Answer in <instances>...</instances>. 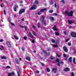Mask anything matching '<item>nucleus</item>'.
Here are the masks:
<instances>
[{"label": "nucleus", "instance_id": "f257e3e1", "mask_svg": "<svg viewBox=\"0 0 76 76\" xmlns=\"http://www.w3.org/2000/svg\"><path fill=\"white\" fill-rule=\"evenodd\" d=\"M37 8V6L35 4H33V6L31 7L30 8V10H35Z\"/></svg>", "mask_w": 76, "mask_h": 76}, {"label": "nucleus", "instance_id": "f03ea898", "mask_svg": "<svg viewBox=\"0 0 76 76\" xmlns=\"http://www.w3.org/2000/svg\"><path fill=\"white\" fill-rule=\"evenodd\" d=\"M71 35L73 38H76V33L74 32H72L71 33Z\"/></svg>", "mask_w": 76, "mask_h": 76}, {"label": "nucleus", "instance_id": "7ed1b4c3", "mask_svg": "<svg viewBox=\"0 0 76 76\" xmlns=\"http://www.w3.org/2000/svg\"><path fill=\"white\" fill-rule=\"evenodd\" d=\"M25 9H21L19 12V15H20V14H22V13H25Z\"/></svg>", "mask_w": 76, "mask_h": 76}, {"label": "nucleus", "instance_id": "20e7f679", "mask_svg": "<svg viewBox=\"0 0 76 76\" xmlns=\"http://www.w3.org/2000/svg\"><path fill=\"white\" fill-rule=\"evenodd\" d=\"M73 12L72 11H71L69 12H68L67 15L68 16H73Z\"/></svg>", "mask_w": 76, "mask_h": 76}, {"label": "nucleus", "instance_id": "39448f33", "mask_svg": "<svg viewBox=\"0 0 76 76\" xmlns=\"http://www.w3.org/2000/svg\"><path fill=\"white\" fill-rule=\"evenodd\" d=\"M63 49L65 52H68V49H67V48L66 46H64L63 47Z\"/></svg>", "mask_w": 76, "mask_h": 76}, {"label": "nucleus", "instance_id": "423d86ee", "mask_svg": "<svg viewBox=\"0 0 76 76\" xmlns=\"http://www.w3.org/2000/svg\"><path fill=\"white\" fill-rule=\"evenodd\" d=\"M28 35L29 36V37H30V38H32V39L34 38V36L33 35H32V34L31 33V32H29L28 33Z\"/></svg>", "mask_w": 76, "mask_h": 76}, {"label": "nucleus", "instance_id": "0eeeda50", "mask_svg": "<svg viewBox=\"0 0 76 76\" xmlns=\"http://www.w3.org/2000/svg\"><path fill=\"white\" fill-rule=\"evenodd\" d=\"M64 72H67V71H70V69L69 68H65L64 69Z\"/></svg>", "mask_w": 76, "mask_h": 76}, {"label": "nucleus", "instance_id": "6e6552de", "mask_svg": "<svg viewBox=\"0 0 76 76\" xmlns=\"http://www.w3.org/2000/svg\"><path fill=\"white\" fill-rule=\"evenodd\" d=\"M47 10V8H44L43 9H41L40 10V12H44V11H46Z\"/></svg>", "mask_w": 76, "mask_h": 76}, {"label": "nucleus", "instance_id": "1a4fd4ad", "mask_svg": "<svg viewBox=\"0 0 76 76\" xmlns=\"http://www.w3.org/2000/svg\"><path fill=\"white\" fill-rule=\"evenodd\" d=\"M56 26H54V27L53 28V31H58V30H57V29Z\"/></svg>", "mask_w": 76, "mask_h": 76}, {"label": "nucleus", "instance_id": "9d476101", "mask_svg": "<svg viewBox=\"0 0 76 76\" xmlns=\"http://www.w3.org/2000/svg\"><path fill=\"white\" fill-rule=\"evenodd\" d=\"M7 46L9 47V48H11V45H10V43L8 41L7 42Z\"/></svg>", "mask_w": 76, "mask_h": 76}, {"label": "nucleus", "instance_id": "9b49d317", "mask_svg": "<svg viewBox=\"0 0 76 76\" xmlns=\"http://www.w3.org/2000/svg\"><path fill=\"white\" fill-rule=\"evenodd\" d=\"M41 20L42 21V23H43V22H44V20L45 17L43 15L42 16V17L41 18Z\"/></svg>", "mask_w": 76, "mask_h": 76}, {"label": "nucleus", "instance_id": "f8f14e48", "mask_svg": "<svg viewBox=\"0 0 76 76\" xmlns=\"http://www.w3.org/2000/svg\"><path fill=\"white\" fill-rule=\"evenodd\" d=\"M34 4H39V2L38 1V0H35Z\"/></svg>", "mask_w": 76, "mask_h": 76}, {"label": "nucleus", "instance_id": "ddd939ff", "mask_svg": "<svg viewBox=\"0 0 76 76\" xmlns=\"http://www.w3.org/2000/svg\"><path fill=\"white\" fill-rule=\"evenodd\" d=\"M45 53V54L47 55V56H50V52L48 53V54H47V52L45 50L43 51Z\"/></svg>", "mask_w": 76, "mask_h": 76}, {"label": "nucleus", "instance_id": "4468645a", "mask_svg": "<svg viewBox=\"0 0 76 76\" xmlns=\"http://www.w3.org/2000/svg\"><path fill=\"white\" fill-rule=\"evenodd\" d=\"M57 69L56 68L53 69V71H54V73H57Z\"/></svg>", "mask_w": 76, "mask_h": 76}, {"label": "nucleus", "instance_id": "2eb2a0df", "mask_svg": "<svg viewBox=\"0 0 76 76\" xmlns=\"http://www.w3.org/2000/svg\"><path fill=\"white\" fill-rule=\"evenodd\" d=\"M73 62L74 64H76V58L75 57H74L73 58Z\"/></svg>", "mask_w": 76, "mask_h": 76}, {"label": "nucleus", "instance_id": "dca6fc26", "mask_svg": "<svg viewBox=\"0 0 76 76\" xmlns=\"http://www.w3.org/2000/svg\"><path fill=\"white\" fill-rule=\"evenodd\" d=\"M15 62L16 64H19V61L18 60V59L17 58L15 59Z\"/></svg>", "mask_w": 76, "mask_h": 76}, {"label": "nucleus", "instance_id": "f3484780", "mask_svg": "<svg viewBox=\"0 0 76 76\" xmlns=\"http://www.w3.org/2000/svg\"><path fill=\"white\" fill-rule=\"evenodd\" d=\"M17 8H18V6L17 5H15V7L14 8V10L15 11V12L16 11V9Z\"/></svg>", "mask_w": 76, "mask_h": 76}, {"label": "nucleus", "instance_id": "a211bd4d", "mask_svg": "<svg viewBox=\"0 0 76 76\" xmlns=\"http://www.w3.org/2000/svg\"><path fill=\"white\" fill-rule=\"evenodd\" d=\"M14 38H15V39H17V40H18V39H19V37H18V36L15 35H14Z\"/></svg>", "mask_w": 76, "mask_h": 76}, {"label": "nucleus", "instance_id": "6ab92c4d", "mask_svg": "<svg viewBox=\"0 0 76 76\" xmlns=\"http://www.w3.org/2000/svg\"><path fill=\"white\" fill-rule=\"evenodd\" d=\"M69 61L72 63V57H70L68 59Z\"/></svg>", "mask_w": 76, "mask_h": 76}, {"label": "nucleus", "instance_id": "aec40b11", "mask_svg": "<svg viewBox=\"0 0 76 76\" xmlns=\"http://www.w3.org/2000/svg\"><path fill=\"white\" fill-rule=\"evenodd\" d=\"M55 35H57V36H59L60 35V34L58 33V32H55Z\"/></svg>", "mask_w": 76, "mask_h": 76}, {"label": "nucleus", "instance_id": "412c9836", "mask_svg": "<svg viewBox=\"0 0 76 76\" xmlns=\"http://www.w3.org/2000/svg\"><path fill=\"white\" fill-rule=\"evenodd\" d=\"M38 25V28H39L41 26V24L39 23H37Z\"/></svg>", "mask_w": 76, "mask_h": 76}, {"label": "nucleus", "instance_id": "4be33fe9", "mask_svg": "<svg viewBox=\"0 0 76 76\" xmlns=\"http://www.w3.org/2000/svg\"><path fill=\"white\" fill-rule=\"evenodd\" d=\"M26 60H29V61H30V58L29 57H27L26 58Z\"/></svg>", "mask_w": 76, "mask_h": 76}, {"label": "nucleus", "instance_id": "5701e85b", "mask_svg": "<svg viewBox=\"0 0 76 76\" xmlns=\"http://www.w3.org/2000/svg\"><path fill=\"white\" fill-rule=\"evenodd\" d=\"M46 70L47 72H50V69L48 68H47Z\"/></svg>", "mask_w": 76, "mask_h": 76}, {"label": "nucleus", "instance_id": "b1692460", "mask_svg": "<svg viewBox=\"0 0 76 76\" xmlns=\"http://www.w3.org/2000/svg\"><path fill=\"white\" fill-rule=\"evenodd\" d=\"M68 23L69 24H71L73 23V21L72 20H68Z\"/></svg>", "mask_w": 76, "mask_h": 76}, {"label": "nucleus", "instance_id": "393cba45", "mask_svg": "<svg viewBox=\"0 0 76 76\" xmlns=\"http://www.w3.org/2000/svg\"><path fill=\"white\" fill-rule=\"evenodd\" d=\"M44 25L45 26H47V24L46 23V20H45L44 22Z\"/></svg>", "mask_w": 76, "mask_h": 76}, {"label": "nucleus", "instance_id": "a878e982", "mask_svg": "<svg viewBox=\"0 0 76 76\" xmlns=\"http://www.w3.org/2000/svg\"><path fill=\"white\" fill-rule=\"evenodd\" d=\"M1 59H7V58L4 56H1Z\"/></svg>", "mask_w": 76, "mask_h": 76}, {"label": "nucleus", "instance_id": "bb28decb", "mask_svg": "<svg viewBox=\"0 0 76 76\" xmlns=\"http://www.w3.org/2000/svg\"><path fill=\"white\" fill-rule=\"evenodd\" d=\"M51 41L52 42H53V43H55L56 42V41H55V40H54V39H51Z\"/></svg>", "mask_w": 76, "mask_h": 76}, {"label": "nucleus", "instance_id": "cd10ccee", "mask_svg": "<svg viewBox=\"0 0 76 76\" xmlns=\"http://www.w3.org/2000/svg\"><path fill=\"white\" fill-rule=\"evenodd\" d=\"M33 35H34V36H36V33H35V31H33L32 32Z\"/></svg>", "mask_w": 76, "mask_h": 76}, {"label": "nucleus", "instance_id": "c85d7f7f", "mask_svg": "<svg viewBox=\"0 0 76 76\" xmlns=\"http://www.w3.org/2000/svg\"><path fill=\"white\" fill-rule=\"evenodd\" d=\"M55 58V57H51L50 58V60H54Z\"/></svg>", "mask_w": 76, "mask_h": 76}, {"label": "nucleus", "instance_id": "c756f323", "mask_svg": "<svg viewBox=\"0 0 76 76\" xmlns=\"http://www.w3.org/2000/svg\"><path fill=\"white\" fill-rule=\"evenodd\" d=\"M56 54L57 56V57L59 58H60V56H61V55H58L57 53H56Z\"/></svg>", "mask_w": 76, "mask_h": 76}, {"label": "nucleus", "instance_id": "7c9ffc66", "mask_svg": "<svg viewBox=\"0 0 76 76\" xmlns=\"http://www.w3.org/2000/svg\"><path fill=\"white\" fill-rule=\"evenodd\" d=\"M50 19L52 21H54V17H51Z\"/></svg>", "mask_w": 76, "mask_h": 76}, {"label": "nucleus", "instance_id": "2f4dec72", "mask_svg": "<svg viewBox=\"0 0 76 76\" xmlns=\"http://www.w3.org/2000/svg\"><path fill=\"white\" fill-rule=\"evenodd\" d=\"M53 47H55L56 48H57V47H58V45H53Z\"/></svg>", "mask_w": 76, "mask_h": 76}, {"label": "nucleus", "instance_id": "473e14b6", "mask_svg": "<svg viewBox=\"0 0 76 76\" xmlns=\"http://www.w3.org/2000/svg\"><path fill=\"white\" fill-rule=\"evenodd\" d=\"M61 2H63V4H65V3H66V2H65V1H64V0H62L61 1Z\"/></svg>", "mask_w": 76, "mask_h": 76}, {"label": "nucleus", "instance_id": "72a5a7b5", "mask_svg": "<svg viewBox=\"0 0 76 76\" xmlns=\"http://www.w3.org/2000/svg\"><path fill=\"white\" fill-rule=\"evenodd\" d=\"M22 51H25V48H24L23 47H22Z\"/></svg>", "mask_w": 76, "mask_h": 76}, {"label": "nucleus", "instance_id": "f704fd0d", "mask_svg": "<svg viewBox=\"0 0 76 76\" xmlns=\"http://www.w3.org/2000/svg\"><path fill=\"white\" fill-rule=\"evenodd\" d=\"M75 76V74L73 72H72L71 73V76Z\"/></svg>", "mask_w": 76, "mask_h": 76}, {"label": "nucleus", "instance_id": "c9c22d12", "mask_svg": "<svg viewBox=\"0 0 76 76\" xmlns=\"http://www.w3.org/2000/svg\"><path fill=\"white\" fill-rule=\"evenodd\" d=\"M64 33L65 35H67V31H64Z\"/></svg>", "mask_w": 76, "mask_h": 76}, {"label": "nucleus", "instance_id": "e433bc0d", "mask_svg": "<svg viewBox=\"0 0 76 76\" xmlns=\"http://www.w3.org/2000/svg\"><path fill=\"white\" fill-rule=\"evenodd\" d=\"M53 10H51L49 11V13H53Z\"/></svg>", "mask_w": 76, "mask_h": 76}, {"label": "nucleus", "instance_id": "4c0bfd02", "mask_svg": "<svg viewBox=\"0 0 76 76\" xmlns=\"http://www.w3.org/2000/svg\"><path fill=\"white\" fill-rule=\"evenodd\" d=\"M41 65L42 66H45V64H44L42 63H41Z\"/></svg>", "mask_w": 76, "mask_h": 76}, {"label": "nucleus", "instance_id": "58836bf2", "mask_svg": "<svg viewBox=\"0 0 76 76\" xmlns=\"http://www.w3.org/2000/svg\"><path fill=\"white\" fill-rule=\"evenodd\" d=\"M57 65L58 66H60V62H59L57 64Z\"/></svg>", "mask_w": 76, "mask_h": 76}, {"label": "nucleus", "instance_id": "ea45409f", "mask_svg": "<svg viewBox=\"0 0 76 76\" xmlns=\"http://www.w3.org/2000/svg\"><path fill=\"white\" fill-rule=\"evenodd\" d=\"M10 23L12 25V26H15V24H14L13 23Z\"/></svg>", "mask_w": 76, "mask_h": 76}, {"label": "nucleus", "instance_id": "a19ab883", "mask_svg": "<svg viewBox=\"0 0 76 76\" xmlns=\"http://www.w3.org/2000/svg\"><path fill=\"white\" fill-rule=\"evenodd\" d=\"M24 39L25 40H26V39H27V37H26L25 36L24 37Z\"/></svg>", "mask_w": 76, "mask_h": 76}, {"label": "nucleus", "instance_id": "79ce46f5", "mask_svg": "<svg viewBox=\"0 0 76 76\" xmlns=\"http://www.w3.org/2000/svg\"><path fill=\"white\" fill-rule=\"evenodd\" d=\"M60 63H61V64H62V65L64 64V63L63 62V61H61V62H59Z\"/></svg>", "mask_w": 76, "mask_h": 76}, {"label": "nucleus", "instance_id": "37998d69", "mask_svg": "<svg viewBox=\"0 0 76 76\" xmlns=\"http://www.w3.org/2000/svg\"><path fill=\"white\" fill-rule=\"evenodd\" d=\"M8 76H12V75L11 73H9L8 75Z\"/></svg>", "mask_w": 76, "mask_h": 76}, {"label": "nucleus", "instance_id": "c03bdc74", "mask_svg": "<svg viewBox=\"0 0 76 76\" xmlns=\"http://www.w3.org/2000/svg\"><path fill=\"white\" fill-rule=\"evenodd\" d=\"M50 4L52 5L53 4V3L52 1H51L50 2Z\"/></svg>", "mask_w": 76, "mask_h": 76}, {"label": "nucleus", "instance_id": "a18cd8bd", "mask_svg": "<svg viewBox=\"0 0 76 76\" xmlns=\"http://www.w3.org/2000/svg\"><path fill=\"white\" fill-rule=\"evenodd\" d=\"M56 61H57L58 63L60 61V60L59 59H58L56 60Z\"/></svg>", "mask_w": 76, "mask_h": 76}, {"label": "nucleus", "instance_id": "49530a36", "mask_svg": "<svg viewBox=\"0 0 76 76\" xmlns=\"http://www.w3.org/2000/svg\"><path fill=\"white\" fill-rule=\"evenodd\" d=\"M6 68H7V69H10V66H6Z\"/></svg>", "mask_w": 76, "mask_h": 76}, {"label": "nucleus", "instance_id": "de8ad7c7", "mask_svg": "<svg viewBox=\"0 0 76 76\" xmlns=\"http://www.w3.org/2000/svg\"><path fill=\"white\" fill-rule=\"evenodd\" d=\"M11 75L12 76H14V75H15V73L13 72L11 73Z\"/></svg>", "mask_w": 76, "mask_h": 76}, {"label": "nucleus", "instance_id": "09e8293b", "mask_svg": "<svg viewBox=\"0 0 76 76\" xmlns=\"http://www.w3.org/2000/svg\"><path fill=\"white\" fill-rule=\"evenodd\" d=\"M68 45H69V46H70L71 45H72V44H71V43L70 42H69L68 43Z\"/></svg>", "mask_w": 76, "mask_h": 76}, {"label": "nucleus", "instance_id": "8fccbe9b", "mask_svg": "<svg viewBox=\"0 0 76 76\" xmlns=\"http://www.w3.org/2000/svg\"><path fill=\"white\" fill-rule=\"evenodd\" d=\"M4 15L6 14V11L5 10H4Z\"/></svg>", "mask_w": 76, "mask_h": 76}, {"label": "nucleus", "instance_id": "3c124183", "mask_svg": "<svg viewBox=\"0 0 76 76\" xmlns=\"http://www.w3.org/2000/svg\"><path fill=\"white\" fill-rule=\"evenodd\" d=\"M63 56L64 57H66V56H67L65 54H64Z\"/></svg>", "mask_w": 76, "mask_h": 76}, {"label": "nucleus", "instance_id": "603ef678", "mask_svg": "<svg viewBox=\"0 0 76 76\" xmlns=\"http://www.w3.org/2000/svg\"><path fill=\"white\" fill-rule=\"evenodd\" d=\"M38 15H41V12H38Z\"/></svg>", "mask_w": 76, "mask_h": 76}, {"label": "nucleus", "instance_id": "864d4df0", "mask_svg": "<svg viewBox=\"0 0 76 76\" xmlns=\"http://www.w3.org/2000/svg\"><path fill=\"white\" fill-rule=\"evenodd\" d=\"M32 28H34V29H35V28H36V27H35V26H32Z\"/></svg>", "mask_w": 76, "mask_h": 76}, {"label": "nucleus", "instance_id": "5fc2aeb1", "mask_svg": "<svg viewBox=\"0 0 76 76\" xmlns=\"http://www.w3.org/2000/svg\"><path fill=\"white\" fill-rule=\"evenodd\" d=\"M4 40L3 39H1L0 40V42H3V41Z\"/></svg>", "mask_w": 76, "mask_h": 76}, {"label": "nucleus", "instance_id": "6e6d98bb", "mask_svg": "<svg viewBox=\"0 0 76 76\" xmlns=\"http://www.w3.org/2000/svg\"><path fill=\"white\" fill-rule=\"evenodd\" d=\"M65 13L66 14H67V15H68V13H69V12H67L66 11H65Z\"/></svg>", "mask_w": 76, "mask_h": 76}, {"label": "nucleus", "instance_id": "4d7b16f0", "mask_svg": "<svg viewBox=\"0 0 76 76\" xmlns=\"http://www.w3.org/2000/svg\"><path fill=\"white\" fill-rule=\"evenodd\" d=\"M54 15H55V16H57V14L56 13H54Z\"/></svg>", "mask_w": 76, "mask_h": 76}, {"label": "nucleus", "instance_id": "13d9d810", "mask_svg": "<svg viewBox=\"0 0 76 76\" xmlns=\"http://www.w3.org/2000/svg\"><path fill=\"white\" fill-rule=\"evenodd\" d=\"M32 42H33V43H34V42H35V40H32Z\"/></svg>", "mask_w": 76, "mask_h": 76}, {"label": "nucleus", "instance_id": "bf43d9fd", "mask_svg": "<svg viewBox=\"0 0 76 76\" xmlns=\"http://www.w3.org/2000/svg\"><path fill=\"white\" fill-rule=\"evenodd\" d=\"M8 20L9 22H10V18H8Z\"/></svg>", "mask_w": 76, "mask_h": 76}, {"label": "nucleus", "instance_id": "052dcab7", "mask_svg": "<svg viewBox=\"0 0 76 76\" xmlns=\"http://www.w3.org/2000/svg\"><path fill=\"white\" fill-rule=\"evenodd\" d=\"M24 28H25L26 31L27 30V27H24Z\"/></svg>", "mask_w": 76, "mask_h": 76}, {"label": "nucleus", "instance_id": "680f3d73", "mask_svg": "<svg viewBox=\"0 0 76 76\" xmlns=\"http://www.w3.org/2000/svg\"><path fill=\"white\" fill-rule=\"evenodd\" d=\"M36 73H38V74L39 73V71L36 72Z\"/></svg>", "mask_w": 76, "mask_h": 76}, {"label": "nucleus", "instance_id": "e2e57ef3", "mask_svg": "<svg viewBox=\"0 0 76 76\" xmlns=\"http://www.w3.org/2000/svg\"><path fill=\"white\" fill-rule=\"evenodd\" d=\"M20 3H23V1H20Z\"/></svg>", "mask_w": 76, "mask_h": 76}, {"label": "nucleus", "instance_id": "0e129e2a", "mask_svg": "<svg viewBox=\"0 0 76 76\" xmlns=\"http://www.w3.org/2000/svg\"><path fill=\"white\" fill-rule=\"evenodd\" d=\"M73 53H75V54H76V50H74Z\"/></svg>", "mask_w": 76, "mask_h": 76}, {"label": "nucleus", "instance_id": "69168bd1", "mask_svg": "<svg viewBox=\"0 0 76 76\" xmlns=\"http://www.w3.org/2000/svg\"><path fill=\"white\" fill-rule=\"evenodd\" d=\"M56 6H57V5H56V4L55 3V7H56Z\"/></svg>", "mask_w": 76, "mask_h": 76}, {"label": "nucleus", "instance_id": "338daca9", "mask_svg": "<svg viewBox=\"0 0 76 76\" xmlns=\"http://www.w3.org/2000/svg\"><path fill=\"white\" fill-rule=\"evenodd\" d=\"M1 48H4V47L3 46H1Z\"/></svg>", "mask_w": 76, "mask_h": 76}, {"label": "nucleus", "instance_id": "774afa93", "mask_svg": "<svg viewBox=\"0 0 76 76\" xmlns=\"http://www.w3.org/2000/svg\"><path fill=\"white\" fill-rule=\"evenodd\" d=\"M68 41H69V39H67L66 40V42H67Z\"/></svg>", "mask_w": 76, "mask_h": 76}]
</instances>
